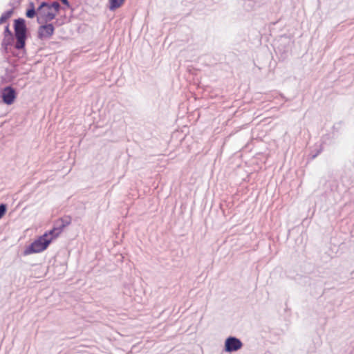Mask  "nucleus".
Wrapping results in <instances>:
<instances>
[{
  "label": "nucleus",
  "instance_id": "4468645a",
  "mask_svg": "<svg viewBox=\"0 0 354 354\" xmlns=\"http://www.w3.org/2000/svg\"><path fill=\"white\" fill-rule=\"evenodd\" d=\"M29 6H30V8H35L34 3L32 2L30 3Z\"/></svg>",
  "mask_w": 354,
  "mask_h": 354
},
{
  "label": "nucleus",
  "instance_id": "9d476101",
  "mask_svg": "<svg viewBox=\"0 0 354 354\" xmlns=\"http://www.w3.org/2000/svg\"><path fill=\"white\" fill-rule=\"evenodd\" d=\"M36 15H37V10L36 11L35 8L28 9L26 13L28 18H33Z\"/></svg>",
  "mask_w": 354,
  "mask_h": 354
},
{
  "label": "nucleus",
  "instance_id": "9b49d317",
  "mask_svg": "<svg viewBox=\"0 0 354 354\" xmlns=\"http://www.w3.org/2000/svg\"><path fill=\"white\" fill-rule=\"evenodd\" d=\"M49 7L51 8V10H53V12H55V15L59 11V9L60 8V5L58 2H53L52 4H49Z\"/></svg>",
  "mask_w": 354,
  "mask_h": 354
},
{
  "label": "nucleus",
  "instance_id": "423d86ee",
  "mask_svg": "<svg viewBox=\"0 0 354 354\" xmlns=\"http://www.w3.org/2000/svg\"><path fill=\"white\" fill-rule=\"evenodd\" d=\"M54 32V27L52 24L41 26L38 30V36L40 39L49 38Z\"/></svg>",
  "mask_w": 354,
  "mask_h": 354
},
{
  "label": "nucleus",
  "instance_id": "39448f33",
  "mask_svg": "<svg viewBox=\"0 0 354 354\" xmlns=\"http://www.w3.org/2000/svg\"><path fill=\"white\" fill-rule=\"evenodd\" d=\"M16 97L15 90L10 87H6L2 92V98L3 102L7 104H11L13 103Z\"/></svg>",
  "mask_w": 354,
  "mask_h": 354
},
{
  "label": "nucleus",
  "instance_id": "f03ea898",
  "mask_svg": "<svg viewBox=\"0 0 354 354\" xmlns=\"http://www.w3.org/2000/svg\"><path fill=\"white\" fill-rule=\"evenodd\" d=\"M15 33L17 39L15 45L16 48L21 49L25 46L26 39L27 28L26 26L25 20L19 18L15 20Z\"/></svg>",
  "mask_w": 354,
  "mask_h": 354
},
{
  "label": "nucleus",
  "instance_id": "f257e3e1",
  "mask_svg": "<svg viewBox=\"0 0 354 354\" xmlns=\"http://www.w3.org/2000/svg\"><path fill=\"white\" fill-rule=\"evenodd\" d=\"M54 238V236L50 234L49 232L48 233H45L30 245V247L25 251V254H28L44 251L47 248Z\"/></svg>",
  "mask_w": 354,
  "mask_h": 354
},
{
  "label": "nucleus",
  "instance_id": "20e7f679",
  "mask_svg": "<svg viewBox=\"0 0 354 354\" xmlns=\"http://www.w3.org/2000/svg\"><path fill=\"white\" fill-rule=\"evenodd\" d=\"M243 346L242 342L234 337H230L226 339L225 342V350L231 353L239 350Z\"/></svg>",
  "mask_w": 354,
  "mask_h": 354
},
{
  "label": "nucleus",
  "instance_id": "f8f14e48",
  "mask_svg": "<svg viewBox=\"0 0 354 354\" xmlns=\"http://www.w3.org/2000/svg\"><path fill=\"white\" fill-rule=\"evenodd\" d=\"M7 35L9 36V37H12V32L10 30L8 26H6V29H5V36L6 37Z\"/></svg>",
  "mask_w": 354,
  "mask_h": 354
},
{
  "label": "nucleus",
  "instance_id": "6e6552de",
  "mask_svg": "<svg viewBox=\"0 0 354 354\" xmlns=\"http://www.w3.org/2000/svg\"><path fill=\"white\" fill-rule=\"evenodd\" d=\"M124 0H109V9L114 10L120 8L124 3Z\"/></svg>",
  "mask_w": 354,
  "mask_h": 354
},
{
  "label": "nucleus",
  "instance_id": "ddd939ff",
  "mask_svg": "<svg viewBox=\"0 0 354 354\" xmlns=\"http://www.w3.org/2000/svg\"><path fill=\"white\" fill-rule=\"evenodd\" d=\"M61 1L65 5H68V0H61Z\"/></svg>",
  "mask_w": 354,
  "mask_h": 354
},
{
  "label": "nucleus",
  "instance_id": "1a4fd4ad",
  "mask_svg": "<svg viewBox=\"0 0 354 354\" xmlns=\"http://www.w3.org/2000/svg\"><path fill=\"white\" fill-rule=\"evenodd\" d=\"M13 13L12 10H10L5 13H3L1 17H0V24H2L6 21L7 19H8L10 17H11Z\"/></svg>",
  "mask_w": 354,
  "mask_h": 354
},
{
  "label": "nucleus",
  "instance_id": "7ed1b4c3",
  "mask_svg": "<svg viewBox=\"0 0 354 354\" xmlns=\"http://www.w3.org/2000/svg\"><path fill=\"white\" fill-rule=\"evenodd\" d=\"M55 12L51 10L49 4L43 2L37 8V22L44 24L53 20L55 17Z\"/></svg>",
  "mask_w": 354,
  "mask_h": 354
},
{
  "label": "nucleus",
  "instance_id": "0eeeda50",
  "mask_svg": "<svg viewBox=\"0 0 354 354\" xmlns=\"http://www.w3.org/2000/svg\"><path fill=\"white\" fill-rule=\"evenodd\" d=\"M70 223L69 221H65L64 219H59L56 222V225L49 231V234L53 235L54 237H57L62 232L63 229L68 225Z\"/></svg>",
  "mask_w": 354,
  "mask_h": 354
}]
</instances>
